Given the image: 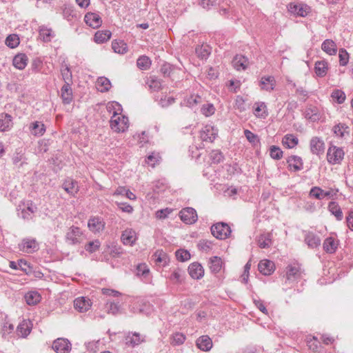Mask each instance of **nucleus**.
<instances>
[{
    "mask_svg": "<svg viewBox=\"0 0 353 353\" xmlns=\"http://www.w3.org/2000/svg\"><path fill=\"white\" fill-rule=\"evenodd\" d=\"M96 86L99 92H105L110 89L111 82L108 78L100 77L97 80Z\"/></svg>",
    "mask_w": 353,
    "mask_h": 353,
    "instance_id": "obj_39",
    "label": "nucleus"
},
{
    "mask_svg": "<svg viewBox=\"0 0 353 353\" xmlns=\"http://www.w3.org/2000/svg\"><path fill=\"white\" fill-rule=\"evenodd\" d=\"M37 210L36 205L32 201H28L26 203L23 202L18 205L17 215L24 221H30L33 218Z\"/></svg>",
    "mask_w": 353,
    "mask_h": 353,
    "instance_id": "obj_1",
    "label": "nucleus"
},
{
    "mask_svg": "<svg viewBox=\"0 0 353 353\" xmlns=\"http://www.w3.org/2000/svg\"><path fill=\"white\" fill-rule=\"evenodd\" d=\"M304 117L305 119L316 122L320 119V114L318 108L316 106L307 107L304 111Z\"/></svg>",
    "mask_w": 353,
    "mask_h": 353,
    "instance_id": "obj_32",
    "label": "nucleus"
},
{
    "mask_svg": "<svg viewBox=\"0 0 353 353\" xmlns=\"http://www.w3.org/2000/svg\"><path fill=\"white\" fill-rule=\"evenodd\" d=\"M30 331L31 328L26 322L20 323L17 328L18 334L23 338L26 337L30 333Z\"/></svg>",
    "mask_w": 353,
    "mask_h": 353,
    "instance_id": "obj_57",
    "label": "nucleus"
},
{
    "mask_svg": "<svg viewBox=\"0 0 353 353\" xmlns=\"http://www.w3.org/2000/svg\"><path fill=\"white\" fill-rule=\"evenodd\" d=\"M310 8L306 4L291 3L288 6V10L292 14L299 17H305L310 12Z\"/></svg>",
    "mask_w": 353,
    "mask_h": 353,
    "instance_id": "obj_13",
    "label": "nucleus"
},
{
    "mask_svg": "<svg viewBox=\"0 0 353 353\" xmlns=\"http://www.w3.org/2000/svg\"><path fill=\"white\" fill-rule=\"evenodd\" d=\"M270 155L275 160H279L283 157V151L276 145H272L270 148Z\"/></svg>",
    "mask_w": 353,
    "mask_h": 353,
    "instance_id": "obj_64",
    "label": "nucleus"
},
{
    "mask_svg": "<svg viewBox=\"0 0 353 353\" xmlns=\"http://www.w3.org/2000/svg\"><path fill=\"white\" fill-rule=\"evenodd\" d=\"M299 143L298 138L292 134H285L283 139L282 143L286 148H294Z\"/></svg>",
    "mask_w": 353,
    "mask_h": 353,
    "instance_id": "obj_40",
    "label": "nucleus"
},
{
    "mask_svg": "<svg viewBox=\"0 0 353 353\" xmlns=\"http://www.w3.org/2000/svg\"><path fill=\"white\" fill-rule=\"evenodd\" d=\"M181 220L185 224L192 225L198 220V215L196 210L191 207H186L181 209L179 213Z\"/></svg>",
    "mask_w": 353,
    "mask_h": 353,
    "instance_id": "obj_7",
    "label": "nucleus"
},
{
    "mask_svg": "<svg viewBox=\"0 0 353 353\" xmlns=\"http://www.w3.org/2000/svg\"><path fill=\"white\" fill-rule=\"evenodd\" d=\"M25 299L28 305H34L41 301V295L38 292L30 291L25 294Z\"/></svg>",
    "mask_w": 353,
    "mask_h": 353,
    "instance_id": "obj_43",
    "label": "nucleus"
},
{
    "mask_svg": "<svg viewBox=\"0 0 353 353\" xmlns=\"http://www.w3.org/2000/svg\"><path fill=\"white\" fill-rule=\"evenodd\" d=\"M30 130L34 136L41 137L45 133L46 128L43 123L36 121L30 124Z\"/></svg>",
    "mask_w": 353,
    "mask_h": 353,
    "instance_id": "obj_33",
    "label": "nucleus"
},
{
    "mask_svg": "<svg viewBox=\"0 0 353 353\" xmlns=\"http://www.w3.org/2000/svg\"><path fill=\"white\" fill-rule=\"evenodd\" d=\"M209 158L212 163L218 164L223 160L224 156L219 150H214L209 154Z\"/></svg>",
    "mask_w": 353,
    "mask_h": 353,
    "instance_id": "obj_54",
    "label": "nucleus"
},
{
    "mask_svg": "<svg viewBox=\"0 0 353 353\" xmlns=\"http://www.w3.org/2000/svg\"><path fill=\"white\" fill-rule=\"evenodd\" d=\"M61 98L64 105H69L72 102L74 97L71 84H63L61 88Z\"/></svg>",
    "mask_w": 353,
    "mask_h": 353,
    "instance_id": "obj_17",
    "label": "nucleus"
},
{
    "mask_svg": "<svg viewBox=\"0 0 353 353\" xmlns=\"http://www.w3.org/2000/svg\"><path fill=\"white\" fill-rule=\"evenodd\" d=\"M332 131L336 136L340 138H343L345 134L349 135V127L345 123H339L335 125Z\"/></svg>",
    "mask_w": 353,
    "mask_h": 353,
    "instance_id": "obj_42",
    "label": "nucleus"
},
{
    "mask_svg": "<svg viewBox=\"0 0 353 353\" xmlns=\"http://www.w3.org/2000/svg\"><path fill=\"white\" fill-rule=\"evenodd\" d=\"M185 272L180 269H174L168 276L169 280L174 284H181L185 281Z\"/></svg>",
    "mask_w": 353,
    "mask_h": 353,
    "instance_id": "obj_30",
    "label": "nucleus"
},
{
    "mask_svg": "<svg viewBox=\"0 0 353 353\" xmlns=\"http://www.w3.org/2000/svg\"><path fill=\"white\" fill-rule=\"evenodd\" d=\"M196 347L203 352H208L212 347V341L208 335H203L196 341Z\"/></svg>",
    "mask_w": 353,
    "mask_h": 353,
    "instance_id": "obj_22",
    "label": "nucleus"
},
{
    "mask_svg": "<svg viewBox=\"0 0 353 353\" xmlns=\"http://www.w3.org/2000/svg\"><path fill=\"white\" fill-rule=\"evenodd\" d=\"M304 241L308 248H317L321 245V239L319 235L313 232L305 231Z\"/></svg>",
    "mask_w": 353,
    "mask_h": 353,
    "instance_id": "obj_15",
    "label": "nucleus"
},
{
    "mask_svg": "<svg viewBox=\"0 0 353 353\" xmlns=\"http://www.w3.org/2000/svg\"><path fill=\"white\" fill-rule=\"evenodd\" d=\"M232 65L236 70H245L248 65V59L243 55H236L232 60Z\"/></svg>",
    "mask_w": 353,
    "mask_h": 353,
    "instance_id": "obj_31",
    "label": "nucleus"
},
{
    "mask_svg": "<svg viewBox=\"0 0 353 353\" xmlns=\"http://www.w3.org/2000/svg\"><path fill=\"white\" fill-rule=\"evenodd\" d=\"M323 247L326 252L332 254L335 252L337 249L338 241L333 237H327L325 239Z\"/></svg>",
    "mask_w": 353,
    "mask_h": 353,
    "instance_id": "obj_37",
    "label": "nucleus"
},
{
    "mask_svg": "<svg viewBox=\"0 0 353 353\" xmlns=\"http://www.w3.org/2000/svg\"><path fill=\"white\" fill-rule=\"evenodd\" d=\"M19 270L23 271L26 274H31L32 271V266L28 263V261L25 259H19L18 260Z\"/></svg>",
    "mask_w": 353,
    "mask_h": 353,
    "instance_id": "obj_63",
    "label": "nucleus"
},
{
    "mask_svg": "<svg viewBox=\"0 0 353 353\" xmlns=\"http://www.w3.org/2000/svg\"><path fill=\"white\" fill-rule=\"evenodd\" d=\"M28 61V59L26 54L19 53L14 57L12 64L16 68L21 70L26 67Z\"/></svg>",
    "mask_w": 353,
    "mask_h": 353,
    "instance_id": "obj_29",
    "label": "nucleus"
},
{
    "mask_svg": "<svg viewBox=\"0 0 353 353\" xmlns=\"http://www.w3.org/2000/svg\"><path fill=\"white\" fill-rule=\"evenodd\" d=\"M12 117L8 113L0 114V132H6L12 126Z\"/></svg>",
    "mask_w": 353,
    "mask_h": 353,
    "instance_id": "obj_26",
    "label": "nucleus"
},
{
    "mask_svg": "<svg viewBox=\"0 0 353 353\" xmlns=\"http://www.w3.org/2000/svg\"><path fill=\"white\" fill-rule=\"evenodd\" d=\"M289 170L298 172L303 168V162L301 157L296 155H291L287 159Z\"/></svg>",
    "mask_w": 353,
    "mask_h": 353,
    "instance_id": "obj_19",
    "label": "nucleus"
},
{
    "mask_svg": "<svg viewBox=\"0 0 353 353\" xmlns=\"http://www.w3.org/2000/svg\"><path fill=\"white\" fill-rule=\"evenodd\" d=\"M212 234L218 239H225L231 234L232 230L228 223L224 222L216 223L211 226Z\"/></svg>",
    "mask_w": 353,
    "mask_h": 353,
    "instance_id": "obj_3",
    "label": "nucleus"
},
{
    "mask_svg": "<svg viewBox=\"0 0 353 353\" xmlns=\"http://www.w3.org/2000/svg\"><path fill=\"white\" fill-rule=\"evenodd\" d=\"M338 191L337 189H330V190L325 191L320 187L314 186L309 192V196L318 200H322L325 197L333 198L336 195Z\"/></svg>",
    "mask_w": 353,
    "mask_h": 353,
    "instance_id": "obj_8",
    "label": "nucleus"
},
{
    "mask_svg": "<svg viewBox=\"0 0 353 353\" xmlns=\"http://www.w3.org/2000/svg\"><path fill=\"white\" fill-rule=\"evenodd\" d=\"M167 183L165 179L158 180L154 182L152 190L155 193L163 192L167 188Z\"/></svg>",
    "mask_w": 353,
    "mask_h": 353,
    "instance_id": "obj_60",
    "label": "nucleus"
},
{
    "mask_svg": "<svg viewBox=\"0 0 353 353\" xmlns=\"http://www.w3.org/2000/svg\"><path fill=\"white\" fill-rule=\"evenodd\" d=\"M331 97L339 104L343 103L346 98L345 92L339 89L334 90L331 94Z\"/></svg>",
    "mask_w": 353,
    "mask_h": 353,
    "instance_id": "obj_58",
    "label": "nucleus"
},
{
    "mask_svg": "<svg viewBox=\"0 0 353 353\" xmlns=\"http://www.w3.org/2000/svg\"><path fill=\"white\" fill-rule=\"evenodd\" d=\"M310 147L312 154L319 155L324 152L325 143L321 138L314 137L310 140Z\"/></svg>",
    "mask_w": 353,
    "mask_h": 353,
    "instance_id": "obj_20",
    "label": "nucleus"
},
{
    "mask_svg": "<svg viewBox=\"0 0 353 353\" xmlns=\"http://www.w3.org/2000/svg\"><path fill=\"white\" fill-rule=\"evenodd\" d=\"M152 257L156 263H161L163 266H166L170 261L168 255L163 250H157Z\"/></svg>",
    "mask_w": 353,
    "mask_h": 353,
    "instance_id": "obj_34",
    "label": "nucleus"
},
{
    "mask_svg": "<svg viewBox=\"0 0 353 353\" xmlns=\"http://www.w3.org/2000/svg\"><path fill=\"white\" fill-rule=\"evenodd\" d=\"M188 271L190 276L194 279H200L204 275V269L203 266L197 262H194L190 264Z\"/></svg>",
    "mask_w": 353,
    "mask_h": 353,
    "instance_id": "obj_21",
    "label": "nucleus"
},
{
    "mask_svg": "<svg viewBox=\"0 0 353 353\" xmlns=\"http://www.w3.org/2000/svg\"><path fill=\"white\" fill-rule=\"evenodd\" d=\"M258 245L261 248H268L272 245L271 235L270 233L263 234L258 236Z\"/></svg>",
    "mask_w": 353,
    "mask_h": 353,
    "instance_id": "obj_46",
    "label": "nucleus"
},
{
    "mask_svg": "<svg viewBox=\"0 0 353 353\" xmlns=\"http://www.w3.org/2000/svg\"><path fill=\"white\" fill-rule=\"evenodd\" d=\"M61 74L64 81L65 83L71 84L72 83V72L70 70V68L68 65H62L61 69Z\"/></svg>",
    "mask_w": 353,
    "mask_h": 353,
    "instance_id": "obj_52",
    "label": "nucleus"
},
{
    "mask_svg": "<svg viewBox=\"0 0 353 353\" xmlns=\"http://www.w3.org/2000/svg\"><path fill=\"white\" fill-rule=\"evenodd\" d=\"M52 347L57 353H69L72 344L67 339L59 338L54 341Z\"/></svg>",
    "mask_w": 353,
    "mask_h": 353,
    "instance_id": "obj_10",
    "label": "nucleus"
},
{
    "mask_svg": "<svg viewBox=\"0 0 353 353\" xmlns=\"http://www.w3.org/2000/svg\"><path fill=\"white\" fill-rule=\"evenodd\" d=\"M121 239L124 245H132L136 241V232L132 229H126L123 231Z\"/></svg>",
    "mask_w": 353,
    "mask_h": 353,
    "instance_id": "obj_27",
    "label": "nucleus"
},
{
    "mask_svg": "<svg viewBox=\"0 0 353 353\" xmlns=\"http://www.w3.org/2000/svg\"><path fill=\"white\" fill-rule=\"evenodd\" d=\"M107 110L112 114V117L121 114L123 108L121 105L117 101L109 102L107 105Z\"/></svg>",
    "mask_w": 353,
    "mask_h": 353,
    "instance_id": "obj_48",
    "label": "nucleus"
},
{
    "mask_svg": "<svg viewBox=\"0 0 353 353\" xmlns=\"http://www.w3.org/2000/svg\"><path fill=\"white\" fill-rule=\"evenodd\" d=\"M105 223L103 219L99 216H93L90 218L88 222V226L92 232L97 233L103 230Z\"/></svg>",
    "mask_w": 353,
    "mask_h": 353,
    "instance_id": "obj_14",
    "label": "nucleus"
},
{
    "mask_svg": "<svg viewBox=\"0 0 353 353\" xmlns=\"http://www.w3.org/2000/svg\"><path fill=\"white\" fill-rule=\"evenodd\" d=\"M19 246L20 250L27 253H33L39 250V245L34 239H23Z\"/></svg>",
    "mask_w": 353,
    "mask_h": 353,
    "instance_id": "obj_12",
    "label": "nucleus"
},
{
    "mask_svg": "<svg viewBox=\"0 0 353 353\" xmlns=\"http://www.w3.org/2000/svg\"><path fill=\"white\" fill-rule=\"evenodd\" d=\"M11 159L12 164L17 168L28 164L24 150L21 148H18L15 150Z\"/></svg>",
    "mask_w": 353,
    "mask_h": 353,
    "instance_id": "obj_11",
    "label": "nucleus"
},
{
    "mask_svg": "<svg viewBox=\"0 0 353 353\" xmlns=\"http://www.w3.org/2000/svg\"><path fill=\"white\" fill-rule=\"evenodd\" d=\"M218 135V129L211 124L205 125L200 132V137L203 141L212 143Z\"/></svg>",
    "mask_w": 353,
    "mask_h": 353,
    "instance_id": "obj_9",
    "label": "nucleus"
},
{
    "mask_svg": "<svg viewBox=\"0 0 353 353\" xmlns=\"http://www.w3.org/2000/svg\"><path fill=\"white\" fill-rule=\"evenodd\" d=\"M176 259L181 262H185L190 259V253L185 249L177 250L175 252Z\"/></svg>",
    "mask_w": 353,
    "mask_h": 353,
    "instance_id": "obj_59",
    "label": "nucleus"
},
{
    "mask_svg": "<svg viewBox=\"0 0 353 353\" xmlns=\"http://www.w3.org/2000/svg\"><path fill=\"white\" fill-rule=\"evenodd\" d=\"M112 48L118 54H124L128 52V46L123 40H114L112 43Z\"/></svg>",
    "mask_w": 353,
    "mask_h": 353,
    "instance_id": "obj_41",
    "label": "nucleus"
},
{
    "mask_svg": "<svg viewBox=\"0 0 353 353\" xmlns=\"http://www.w3.org/2000/svg\"><path fill=\"white\" fill-rule=\"evenodd\" d=\"M328 70V63L325 60L318 61L315 63L314 71L319 77H323Z\"/></svg>",
    "mask_w": 353,
    "mask_h": 353,
    "instance_id": "obj_36",
    "label": "nucleus"
},
{
    "mask_svg": "<svg viewBox=\"0 0 353 353\" xmlns=\"http://www.w3.org/2000/svg\"><path fill=\"white\" fill-rule=\"evenodd\" d=\"M258 268L263 275H270L274 272V264L272 261L265 259L259 262Z\"/></svg>",
    "mask_w": 353,
    "mask_h": 353,
    "instance_id": "obj_28",
    "label": "nucleus"
},
{
    "mask_svg": "<svg viewBox=\"0 0 353 353\" xmlns=\"http://www.w3.org/2000/svg\"><path fill=\"white\" fill-rule=\"evenodd\" d=\"M84 21L92 28H97L102 24L101 17L96 12H88L84 17Z\"/></svg>",
    "mask_w": 353,
    "mask_h": 353,
    "instance_id": "obj_18",
    "label": "nucleus"
},
{
    "mask_svg": "<svg viewBox=\"0 0 353 353\" xmlns=\"http://www.w3.org/2000/svg\"><path fill=\"white\" fill-rule=\"evenodd\" d=\"M111 36L110 30L97 31L94 36V41L97 43H103L108 41Z\"/></svg>",
    "mask_w": 353,
    "mask_h": 353,
    "instance_id": "obj_44",
    "label": "nucleus"
},
{
    "mask_svg": "<svg viewBox=\"0 0 353 353\" xmlns=\"http://www.w3.org/2000/svg\"><path fill=\"white\" fill-rule=\"evenodd\" d=\"M83 231L77 226L72 225L69 228L65 234V241L68 244L74 245L81 243Z\"/></svg>",
    "mask_w": 353,
    "mask_h": 353,
    "instance_id": "obj_6",
    "label": "nucleus"
},
{
    "mask_svg": "<svg viewBox=\"0 0 353 353\" xmlns=\"http://www.w3.org/2000/svg\"><path fill=\"white\" fill-rule=\"evenodd\" d=\"M201 97L199 95L192 94L185 99L181 105H184L190 108H194L198 103H201Z\"/></svg>",
    "mask_w": 353,
    "mask_h": 353,
    "instance_id": "obj_49",
    "label": "nucleus"
},
{
    "mask_svg": "<svg viewBox=\"0 0 353 353\" xmlns=\"http://www.w3.org/2000/svg\"><path fill=\"white\" fill-rule=\"evenodd\" d=\"M196 53L198 57L201 58V59H207L210 54L209 48L207 46H201L196 48Z\"/></svg>",
    "mask_w": 353,
    "mask_h": 353,
    "instance_id": "obj_61",
    "label": "nucleus"
},
{
    "mask_svg": "<svg viewBox=\"0 0 353 353\" xmlns=\"http://www.w3.org/2000/svg\"><path fill=\"white\" fill-rule=\"evenodd\" d=\"M223 266V261L219 256H212L210 259V269L213 273H218L221 271Z\"/></svg>",
    "mask_w": 353,
    "mask_h": 353,
    "instance_id": "obj_45",
    "label": "nucleus"
},
{
    "mask_svg": "<svg viewBox=\"0 0 353 353\" xmlns=\"http://www.w3.org/2000/svg\"><path fill=\"white\" fill-rule=\"evenodd\" d=\"M345 152L342 148L330 145L327 152V160L331 165L341 164L344 159Z\"/></svg>",
    "mask_w": 353,
    "mask_h": 353,
    "instance_id": "obj_4",
    "label": "nucleus"
},
{
    "mask_svg": "<svg viewBox=\"0 0 353 353\" xmlns=\"http://www.w3.org/2000/svg\"><path fill=\"white\" fill-rule=\"evenodd\" d=\"M137 65L141 70H146L151 65L150 59L145 55L140 56L137 60Z\"/></svg>",
    "mask_w": 353,
    "mask_h": 353,
    "instance_id": "obj_50",
    "label": "nucleus"
},
{
    "mask_svg": "<svg viewBox=\"0 0 353 353\" xmlns=\"http://www.w3.org/2000/svg\"><path fill=\"white\" fill-rule=\"evenodd\" d=\"M254 114L259 119H265L268 116L266 104L262 101L255 102L254 104Z\"/></svg>",
    "mask_w": 353,
    "mask_h": 353,
    "instance_id": "obj_24",
    "label": "nucleus"
},
{
    "mask_svg": "<svg viewBox=\"0 0 353 353\" xmlns=\"http://www.w3.org/2000/svg\"><path fill=\"white\" fill-rule=\"evenodd\" d=\"M110 122L111 129L116 132H123L129 127L128 118L124 115L112 117Z\"/></svg>",
    "mask_w": 353,
    "mask_h": 353,
    "instance_id": "obj_5",
    "label": "nucleus"
},
{
    "mask_svg": "<svg viewBox=\"0 0 353 353\" xmlns=\"http://www.w3.org/2000/svg\"><path fill=\"white\" fill-rule=\"evenodd\" d=\"M244 135L247 140L253 145L256 146L260 145V139L257 134L252 132L249 130H244Z\"/></svg>",
    "mask_w": 353,
    "mask_h": 353,
    "instance_id": "obj_53",
    "label": "nucleus"
},
{
    "mask_svg": "<svg viewBox=\"0 0 353 353\" xmlns=\"http://www.w3.org/2000/svg\"><path fill=\"white\" fill-rule=\"evenodd\" d=\"M19 38L17 34H9L6 39V45L10 48H15L19 45Z\"/></svg>",
    "mask_w": 353,
    "mask_h": 353,
    "instance_id": "obj_56",
    "label": "nucleus"
},
{
    "mask_svg": "<svg viewBox=\"0 0 353 353\" xmlns=\"http://www.w3.org/2000/svg\"><path fill=\"white\" fill-rule=\"evenodd\" d=\"M106 310L109 314L116 315L119 313L121 310V305L119 303L115 302H107Z\"/></svg>",
    "mask_w": 353,
    "mask_h": 353,
    "instance_id": "obj_62",
    "label": "nucleus"
},
{
    "mask_svg": "<svg viewBox=\"0 0 353 353\" xmlns=\"http://www.w3.org/2000/svg\"><path fill=\"white\" fill-rule=\"evenodd\" d=\"M185 339L186 336L184 334L177 332L172 334L170 343L172 345H181L185 342Z\"/></svg>",
    "mask_w": 353,
    "mask_h": 353,
    "instance_id": "obj_51",
    "label": "nucleus"
},
{
    "mask_svg": "<svg viewBox=\"0 0 353 353\" xmlns=\"http://www.w3.org/2000/svg\"><path fill=\"white\" fill-rule=\"evenodd\" d=\"M329 212L334 215L337 221H341L343 218V212L338 203L331 201L328 204Z\"/></svg>",
    "mask_w": 353,
    "mask_h": 353,
    "instance_id": "obj_38",
    "label": "nucleus"
},
{
    "mask_svg": "<svg viewBox=\"0 0 353 353\" xmlns=\"http://www.w3.org/2000/svg\"><path fill=\"white\" fill-rule=\"evenodd\" d=\"M303 272L299 263H291L286 267V281L289 283L301 282L303 279Z\"/></svg>",
    "mask_w": 353,
    "mask_h": 353,
    "instance_id": "obj_2",
    "label": "nucleus"
},
{
    "mask_svg": "<svg viewBox=\"0 0 353 353\" xmlns=\"http://www.w3.org/2000/svg\"><path fill=\"white\" fill-rule=\"evenodd\" d=\"M141 341L140 335L137 332L129 334L125 338V343L132 346L139 345Z\"/></svg>",
    "mask_w": 353,
    "mask_h": 353,
    "instance_id": "obj_55",
    "label": "nucleus"
},
{
    "mask_svg": "<svg viewBox=\"0 0 353 353\" xmlns=\"http://www.w3.org/2000/svg\"><path fill=\"white\" fill-rule=\"evenodd\" d=\"M275 79L272 76H263L261 77L259 85L262 90L271 92L275 87Z\"/></svg>",
    "mask_w": 353,
    "mask_h": 353,
    "instance_id": "obj_25",
    "label": "nucleus"
},
{
    "mask_svg": "<svg viewBox=\"0 0 353 353\" xmlns=\"http://www.w3.org/2000/svg\"><path fill=\"white\" fill-rule=\"evenodd\" d=\"M39 34L41 39L44 42H50L54 37L52 30L45 26H41L39 30Z\"/></svg>",
    "mask_w": 353,
    "mask_h": 353,
    "instance_id": "obj_47",
    "label": "nucleus"
},
{
    "mask_svg": "<svg viewBox=\"0 0 353 353\" xmlns=\"http://www.w3.org/2000/svg\"><path fill=\"white\" fill-rule=\"evenodd\" d=\"M321 49L329 55H334L337 52L336 45L332 39H325L321 44Z\"/></svg>",
    "mask_w": 353,
    "mask_h": 353,
    "instance_id": "obj_35",
    "label": "nucleus"
},
{
    "mask_svg": "<svg viewBox=\"0 0 353 353\" xmlns=\"http://www.w3.org/2000/svg\"><path fill=\"white\" fill-rule=\"evenodd\" d=\"M92 302L90 299L81 296L74 299V307L79 312H85L90 309Z\"/></svg>",
    "mask_w": 353,
    "mask_h": 353,
    "instance_id": "obj_16",
    "label": "nucleus"
},
{
    "mask_svg": "<svg viewBox=\"0 0 353 353\" xmlns=\"http://www.w3.org/2000/svg\"><path fill=\"white\" fill-rule=\"evenodd\" d=\"M62 188L71 196H74L79 191L77 182L71 178H68L63 181Z\"/></svg>",
    "mask_w": 353,
    "mask_h": 353,
    "instance_id": "obj_23",
    "label": "nucleus"
}]
</instances>
